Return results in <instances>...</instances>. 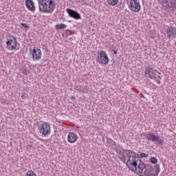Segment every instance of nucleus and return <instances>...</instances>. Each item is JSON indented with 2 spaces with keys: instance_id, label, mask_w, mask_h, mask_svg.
<instances>
[{
  "instance_id": "nucleus-1",
  "label": "nucleus",
  "mask_w": 176,
  "mask_h": 176,
  "mask_svg": "<svg viewBox=\"0 0 176 176\" xmlns=\"http://www.w3.org/2000/svg\"><path fill=\"white\" fill-rule=\"evenodd\" d=\"M114 149L118 155V159L122 160L128 168L135 167L137 163L140 162L138 157L135 155V152L132 150H124L120 145H118Z\"/></svg>"
},
{
  "instance_id": "nucleus-2",
  "label": "nucleus",
  "mask_w": 176,
  "mask_h": 176,
  "mask_svg": "<svg viewBox=\"0 0 176 176\" xmlns=\"http://www.w3.org/2000/svg\"><path fill=\"white\" fill-rule=\"evenodd\" d=\"M38 10L41 13H53L56 9V3L53 0H37Z\"/></svg>"
},
{
  "instance_id": "nucleus-3",
  "label": "nucleus",
  "mask_w": 176,
  "mask_h": 176,
  "mask_svg": "<svg viewBox=\"0 0 176 176\" xmlns=\"http://www.w3.org/2000/svg\"><path fill=\"white\" fill-rule=\"evenodd\" d=\"M7 50H19L20 49V44L17 41V38L14 36L8 35L6 36V41Z\"/></svg>"
},
{
  "instance_id": "nucleus-4",
  "label": "nucleus",
  "mask_w": 176,
  "mask_h": 176,
  "mask_svg": "<svg viewBox=\"0 0 176 176\" xmlns=\"http://www.w3.org/2000/svg\"><path fill=\"white\" fill-rule=\"evenodd\" d=\"M37 130L42 137H47V135H50V133H52L50 124L45 122H42L41 124L38 125Z\"/></svg>"
},
{
  "instance_id": "nucleus-5",
  "label": "nucleus",
  "mask_w": 176,
  "mask_h": 176,
  "mask_svg": "<svg viewBox=\"0 0 176 176\" xmlns=\"http://www.w3.org/2000/svg\"><path fill=\"white\" fill-rule=\"evenodd\" d=\"M162 5L168 13L170 12H175L176 10V0H162Z\"/></svg>"
},
{
  "instance_id": "nucleus-6",
  "label": "nucleus",
  "mask_w": 176,
  "mask_h": 176,
  "mask_svg": "<svg viewBox=\"0 0 176 176\" xmlns=\"http://www.w3.org/2000/svg\"><path fill=\"white\" fill-rule=\"evenodd\" d=\"M30 54H32L33 61H39L42 60V50L38 47H30L29 49Z\"/></svg>"
},
{
  "instance_id": "nucleus-7",
  "label": "nucleus",
  "mask_w": 176,
  "mask_h": 176,
  "mask_svg": "<svg viewBox=\"0 0 176 176\" xmlns=\"http://www.w3.org/2000/svg\"><path fill=\"white\" fill-rule=\"evenodd\" d=\"M127 5L131 12L138 13L141 10V4L138 0H128Z\"/></svg>"
},
{
  "instance_id": "nucleus-8",
  "label": "nucleus",
  "mask_w": 176,
  "mask_h": 176,
  "mask_svg": "<svg viewBox=\"0 0 176 176\" xmlns=\"http://www.w3.org/2000/svg\"><path fill=\"white\" fill-rule=\"evenodd\" d=\"M145 138L147 141H152V142H157L160 145H163L164 140L162 139L160 136L155 135L153 133H147L145 134Z\"/></svg>"
},
{
  "instance_id": "nucleus-9",
  "label": "nucleus",
  "mask_w": 176,
  "mask_h": 176,
  "mask_svg": "<svg viewBox=\"0 0 176 176\" xmlns=\"http://www.w3.org/2000/svg\"><path fill=\"white\" fill-rule=\"evenodd\" d=\"M97 57L98 63H99L100 64L107 65V64L109 63V58H108V55L104 51H100L98 53Z\"/></svg>"
},
{
  "instance_id": "nucleus-10",
  "label": "nucleus",
  "mask_w": 176,
  "mask_h": 176,
  "mask_svg": "<svg viewBox=\"0 0 176 176\" xmlns=\"http://www.w3.org/2000/svg\"><path fill=\"white\" fill-rule=\"evenodd\" d=\"M145 168V164H144V162H142L141 160H139V162L136 164V166H133L132 168H131V170L133 173H135V174L140 175V174H142V173H144V170Z\"/></svg>"
},
{
  "instance_id": "nucleus-11",
  "label": "nucleus",
  "mask_w": 176,
  "mask_h": 176,
  "mask_svg": "<svg viewBox=\"0 0 176 176\" xmlns=\"http://www.w3.org/2000/svg\"><path fill=\"white\" fill-rule=\"evenodd\" d=\"M165 32H166L167 37L168 39H174L176 38V28L173 26H166L165 29Z\"/></svg>"
},
{
  "instance_id": "nucleus-12",
  "label": "nucleus",
  "mask_w": 176,
  "mask_h": 176,
  "mask_svg": "<svg viewBox=\"0 0 176 176\" xmlns=\"http://www.w3.org/2000/svg\"><path fill=\"white\" fill-rule=\"evenodd\" d=\"M66 12L68 13L69 16L72 17V19H75V20H80L81 16L76 10H74L71 8H67Z\"/></svg>"
},
{
  "instance_id": "nucleus-13",
  "label": "nucleus",
  "mask_w": 176,
  "mask_h": 176,
  "mask_svg": "<svg viewBox=\"0 0 176 176\" xmlns=\"http://www.w3.org/2000/svg\"><path fill=\"white\" fill-rule=\"evenodd\" d=\"M67 141L69 144H74L78 141V135L74 132H69L67 135Z\"/></svg>"
},
{
  "instance_id": "nucleus-14",
  "label": "nucleus",
  "mask_w": 176,
  "mask_h": 176,
  "mask_svg": "<svg viewBox=\"0 0 176 176\" xmlns=\"http://www.w3.org/2000/svg\"><path fill=\"white\" fill-rule=\"evenodd\" d=\"M25 6L30 10V12H34L35 10V3H34V1L32 0H26L25 1Z\"/></svg>"
},
{
  "instance_id": "nucleus-15",
  "label": "nucleus",
  "mask_w": 176,
  "mask_h": 176,
  "mask_svg": "<svg viewBox=\"0 0 176 176\" xmlns=\"http://www.w3.org/2000/svg\"><path fill=\"white\" fill-rule=\"evenodd\" d=\"M145 74L148 75V78H150V79H152V78H153L154 76H155L156 74L155 73V70L153 69V68H151V67H148L146 70H145Z\"/></svg>"
},
{
  "instance_id": "nucleus-16",
  "label": "nucleus",
  "mask_w": 176,
  "mask_h": 176,
  "mask_svg": "<svg viewBox=\"0 0 176 176\" xmlns=\"http://www.w3.org/2000/svg\"><path fill=\"white\" fill-rule=\"evenodd\" d=\"M160 173V167L159 165H155V168H151V176H157Z\"/></svg>"
},
{
  "instance_id": "nucleus-17",
  "label": "nucleus",
  "mask_w": 176,
  "mask_h": 176,
  "mask_svg": "<svg viewBox=\"0 0 176 176\" xmlns=\"http://www.w3.org/2000/svg\"><path fill=\"white\" fill-rule=\"evenodd\" d=\"M74 90H76V91H78V93H85L87 87L86 86L78 85L74 87Z\"/></svg>"
},
{
  "instance_id": "nucleus-18",
  "label": "nucleus",
  "mask_w": 176,
  "mask_h": 176,
  "mask_svg": "<svg viewBox=\"0 0 176 176\" xmlns=\"http://www.w3.org/2000/svg\"><path fill=\"white\" fill-rule=\"evenodd\" d=\"M56 30H65L67 28V25L64 23H58L55 25Z\"/></svg>"
},
{
  "instance_id": "nucleus-19",
  "label": "nucleus",
  "mask_w": 176,
  "mask_h": 176,
  "mask_svg": "<svg viewBox=\"0 0 176 176\" xmlns=\"http://www.w3.org/2000/svg\"><path fill=\"white\" fill-rule=\"evenodd\" d=\"M107 2L108 5L115 6V5H118V2H119V0H107Z\"/></svg>"
},
{
  "instance_id": "nucleus-20",
  "label": "nucleus",
  "mask_w": 176,
  "mask_h": 176,
  "mask_svg": "<svg viewBox=\"0 0 176 176\" xmlns=\"http://www.w3.org/2000/svg\"><path fill=\"white\" fill-rule=\"evenodd\" d=\"M144 176H152V168H151L150 169H145L144 172Z\"/></svg>"
},
{
  "instance_id": "nucleus-21",
  "label": "nucleus",
  "mask_w": 176,
  "mask_h": 176,
  "mask_svg": "<svg viewBox=\"0 0 176 176\" xmlns=\"http://www.w3.org/2000/svg\"><path fill=\"white\" fill-rule=\"evenodd\" d=\"M107 144H109V145H112L113 146H116V142H115L112 139L109 137L107 138Z\"/></svg>"
},
{
  "instance_id": "nucleus-22",
  "label": "nucleus",
  "mask_w": 176,
  "mask_h": 176,
  "mask_svg": "<svg viewBox=\"0 0 176 176\" xmlns=\"http://www.w3.org/2000/svg\"><path fill=\"white\" fill-rule=\"evenodd\" d=\"M151 163H152V164H156V163H157V158L155 157H151L149 159Z\"/></svg>"
},
{
  "instance_id": "nucleus-23",
  "label": "nucleus",
  "mask_w": 176,
  "mask_h": 176,
  "mask_svg": "<svg viewBox=\"0 0 176 176\" xmlns=\"http://www.w3.org/2000/svg\"><path fill=\"white\" fill-rule=\"evenodd\" d=\"M25 176H37V175H36V173H35L34 171L29 170L25 174Z\"/></svg>"
},
{
  "instance_id": "nucleus-24",
  "label": "nucleus",
  "mask_w": 176,
  "mask_h": 176,
  "mask_svg": "<svg viewBox=\"0 0 176 176\" xmlns=\"http://www.w3.org/2000/svg\"><path fill=\"white\" fill-rule=\"evenodd\" d=\"M21 98H23V100H27V98L28 97V94L23 92L21 94Z\"/></svg>"
},
{
  "instance_id": "nucleus-25",
  "label": "nucleus",
  "mask_w": 176,
  "mask_h": 176,
  "mask_svg": "<svg viewBox=\"0 0 176 176\" xmlns=\"http://www.w3.org/2000/svg\"><path fill=\"white\" fill-rule=\"evenodd\" d=\"M147 156H148V155L146 154L145 153H140V157H141V158L146 157Z\"/></svg>"
},
{
  "instance_id": "nucleus-26",
  "label": "nucleus",
  "mask_w": 176,
  "mask_h": 176,
  "mask_svg": "<svg viewBox=\"0 0 176 176\" xmlns=\"http://www.w3.org/2000/svg\"><path fill=\"white\" fill-rule=\"evenodd\" d=\"M21 25H22L23 28H30V27H28V25H27V23H21Z\"/></svg>"
},
{
  "instance_id": "nucleus-27",
  "label": "nucleus",
  "mask_w": 176,
  "mask_h": 176,
  "mask_svg": "<svg viewBox=\"0 0 176 176\" xmlns=\"http://www.w3.org/2000/svg\"><path fill=\"white\" fill-rule=\"evenodd\" d=\"M22 74H23V75H25V76L28 75V70L26 69H23V70L22 71Z\"/></svg>"
},
{
  "instance_id": "nucleus-28",
  "label": "nucleus",
  "mask_w": 176,
  "mask_h": 176,
  "mask_svg": "<svg viewBox=\"0 0 176 176\" xmlns=\"http://www.w3.org/2000/svg\"><path fill=\"white\" fill-rule=\"evenodd\" d=\"M111 52H113V54H118V52L115 50H112Z\"/></svg>"
},
{
  "instance_id": "nucleus-29",
  "label": "nucleus",
  "mask_w": 176,
  "mask_h": 176,
  "mask_svg": "<svg viewBox=\"0 0 176 176\" xmlns=\"http://www.w3.org/2000/svg\"><path fill=\"white\" fill-rule=\"evenodd\" d=\"M71 98L72 100H75V96H72Z\"/></svg>"
},
{
  "instance_id": "nucleus-30",
  "label": "nucleus",
  "mask_w": 176,
  "mask_h": 176,
  "mask_svg": "<svg viewBox=\"0 0 176 176\" xmlns=\"http://www.w3.org/2000/svg\"><path fill=\"white\" fill-rule=\"evenodd\" d=\"M175 46H176V41L175 42Z\"/></svg>"
}]
</instances>
